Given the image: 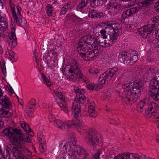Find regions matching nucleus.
<instances>
[{
    "label": "nucleus",
    "mask_w": 159,
    "mask_h": 159,
    "mask_svg": "<svg viewBox=\"0 0 159 159\" xmlns=\"http://www.w3.org/2000/svg\"><path fill=\"white\" fill-rule=\"evenodd\" d=\"M140 8L138 7H134L131 8L126 10L125 12L123 13L124 14L126 15L127 16H129L133 15L134 13H135L138 11Z\"/></svg>",
    "instance_id": "a211bd4d"
},
{
    "label": "nucleus",
    "mask_w": 159,
    "mask_h": 159,
    "mask_svg": "<svg viewBox=\"0 0 159 159\" xmlns=\"http://www.w3.org/2000/svg\"><path fill=\"white\" fill-rule=\"evenodd\" d=\"M92 6L93 7H99L101 6L103 3V0H90Z\"/></svg>",
    "instance_id": "4be33fe9"
},
{
    "label": "nucleus",
    "mask_w": 159,
    "mask_h": 159,
    "mask_svg": "<svg viewBox=\"0 0 159 159\" xmlns=\"http://www.w3.org/2000/svg\"><path fill=\"white\" fill-rule=\"evenodd\" d=\"M103 16V14L101 12L98 13L97 12V14L96 15V17L100 18L102 17Z\"/></svg>",
    "instance_id": "864d4df0"
},
{
    "label": "nucleus",
    "mask_w": 159,
    "mask_h": 159,
    "mask_svg": "<svg viewBox=\"0 0 159 159\" xmlns=\"http://www.w3.org/2000/svg\"><path fill=\"white\" fill-rule=\"evenodd\" d=\"M12 13L13 16L14 17V19L15 20H16V22H17V20L18 19V17L16 15L15 11L13 8V9L12 10Z\"/></svg>",
    "instance_id": "a19ab883"
},
{
    "label": "nucleus",
    "mask_w": 159,
    "mask_h": 159,
    "mask_svg": "<svg viewBox=\"0 0 159 159\" xmlns=\"http://www.w3.org/2000/svg\"><path fill=\"white\" fill-rule=\"evenodd\" d=\"M144 27L145 28H146V29L147 34H150L153 29V28L151 25H144Z\"/></svg>",
    "instance_id": "f704fd0d"
},
{
    "label": "nucleus",
    "mask_w": 159,
    "mask_h": 159,
    "mask_svg": "<svg viewBox=\"0 0 159 159\" xmlns=\"http://www.w3.org/2000/svg\"><path fill=\"white\" fill-rule=\"evenodd\" d=\"M86 46V47H85V44H83V46L82 47H80L78 50L77 49L80 55L83 57L86 56V55L91 51V47L89 46L88 47L87 45Z\"/></svg>",
    "instance_id": "ddd939ff"
},
{
    "label": "nucleus",
    "mask_w": 159,
    "mask_h": 159,
    "mask_svg": "<svg viewBox=\"0 0 159 159\" xmlns=\"http://www.w3.org/2000/svg\"><path fill=\"white\" fill-rule=\"evenodd\" d=\"M127 158L126 159H140L139 156H137V155H134V154L127 152Z\"/></svg>",
    "instance_id": "bb28decb"
},
{
    "label": "nucleus",
    "mask_w": 159,
    "mask_h": 159,
    "mask_svg": "<svg viewBox=\"0 0 159 159\" xmlns=\"http://www.w3.org/2000/svg\"><path fill=\"white\" fill-rule=\"evenodd\" d=\"M102 37H99L97 39V42L100 46L103 47H108L111 46V43L107 42V40H104Z\"/></svg>",
    "instance_id": "2eb2a0df"
},
{
    "label": "nucleus",
    "mask_w": 159,
    "mask_h": 159,
    "mask_svg": "<svg viewBox=\"0 0 159 159\" xmlns=\"http://www.w3.org/2000/svg\"><path fill=\"white\" fill-rule=\"evenodd\" d=\"M42 75H43V78L44 79V81L46 82H47V81H48V80L47 79L46 77L44 75V74H42Z\"/></svg>",
    "instance_id": "774afa93"
},
{
    "label": "nucleus",
    "mask_w": 159,
    "mask_h": 159,
    "mask_svg": "<svg viewBox=\"0 0 159 159\" xmlns=\"http://www.w3.org/2000/svg\"><path fill=\"white\" fill-rule=\"evenodd\" d=\"M0 99V104L2 105V107L7 109H11L12 108L11 101L5 97H1Z\"/></svg>",
    "instance_id": "f8f14e48"
},
{
    "label": "nucleus",
    "mask_w": 159,
    "mask_h": 159,
    "mask_svg": "<svg viewBox=\"0 0 159 159\" xmlns=\"http://www.w3.org/2000/svg\"><path fill=\"white\" fill-rule=\"evenodd\" d=\"M10 149L9 148H5L3 152H2V151L1 150L0 155L1 154L2 157H3L4 159H10Z\"/></svg>",
    "instance_id": "f3484780"
},
{
    "label": "nucleus",
    "mask_w": 159,
    "mask_h": 159,
    "mask_svg": "<svg viewBox=\"0 0 159 159\" xmlns=\"http://www.w3.org/2000/svg\"><path fill=\"white\" fill-rule=\"evenodd\" d=\"M130 89L128 93L131 94L133 98V100H137L141 95L140 88L141 86L138 81H135L134 83L133 86Z\"/></svg>",
    "instance_id": "39448f33"
},
{
    "label": "nucleus",
    "mask_w": 159,
    "mask_h": 159,
    "mask_svg": "<svg viewBox=\"0 0 159 159\" xmlns=\"http://www.w3.org/2000/svg\"><path fill=\"white\" fill-rule=\"evenodd\" d=\"M66 7H65L64 6L61 9V14H64L66 13Z\"/></svg>",
    "instance_id": "3c124183"
},
{
    "label": "nucleus",
    "mask_w": 159,
    "mask_h": 159,
    "mask_svg": "<svg viewBox=\"0 0 159 159\" xmlns=\"http://www.w3.org/2000/svg\"><path fill=\"white\" fill-rule=\"evenodd\" d=\"M155 10L159 12V0L154 5Z\"/></svg>",
    "instance_id": "c03bdc74"
},
{
    "label": "nucleus",
    "mask_w": 159,
    "mask_h": 159,
    "mask_svg": "<svg viewBox=\"0 0 159 159\" xmlns=\"http://www.w3.org/2000/svg\"><path fill=\"white\" fill-rule=\"evenodd\" d=\"M76 94V97L75 98L76 102L73 103L72 107V110H73L74 113V116L75 118H77L79 113L80 112V109L78 108L77 102L80 104L79 108H81L80 104H82L84 103L86 100V97L83 93H77Z\"/></svg>",
    "instance_id": "7ed1b4c3"
},
{
    "label": "nucleus",
    "mask_w": 159,
    "mask_h": 159,
    "mask_svg": "<svg viewBox=\"0 0 159 159\" xmlns=\"http://www.w3.org/2000/svg\"><path fill=\"white\" fill-rule=\"evenodd\" d=\"M94 36L91 35L84 36L80 40L79 42L78 43L77 49L78 50V49L80 47H82L83 46V44L87 43L88 46H89V45L93 44L95 40L94 39Z\"/></svg>",
    "instance_id": "423d86ee"
},
{
    "label": "nucleus",
    "mask_w": 159,
    "mask_h": 159,
    "mask_svg": "<svg viewBox=\"0 0 159 159\" xmlns=\"http://www.w3.org/2000/svg\"><path fill=\"white\" fill-rule=\"evenodd\" d=\"M57 125L58 126L59 128L61 129H63L65 128L66 124L64 123L60 120H58L57 122Z\"/></svg>",
    "instance_id": "7c9ffc66"
},
{
    "label": "nucleus",
    "mask_w": 159,
    "mask_h": 159,
    "mask_svg": "<svg viewBox=\"0 0 159 159\" xmlns=\"http://www.w3.org/2000/svg\"><path fill=\"white\" fill-rule=\"evenodd\" d=\"M1 68L2 69V70L3 72L4 75H5V73H6V68L5 66H1Z\"/></svg>",
    "instance_id": "4d7b16f0"
},
{
    "label": "nucleus",
    "mask_w": 159,
    "mask_h": 159,
    "mask_svg": "<svg viewBox=\"0 0 159 159\" xmlns=\"http://www.w3.org/2000/svg\"><path fill=\"white\" fill-rule=\"evenodd\" d=\"M89 139L91 142V144L93 146H95L98 145L99 142V138L97 135V132L94 129H90L89 132Z\"/></svg>",
    "instance_id": "0eeeda50"
},
{
    "label": "nucleus",
    "mask_w": 159,
    "mask_h": 159,
    "mask_svg": "<svg viewBox=\"0 0 159 159\" xmlns=\"http://www.w3.org/2000/svg\"><path fill=\"white\" fill-rule=\"evenodd\" d=\"M80 147L77 146H74V148H73V151L72 153L69 154L70 156L71 159H74L76 157H79V152H80Z\"/></svg>",
    "instance_id": "dca6fc26"
},
{
    "label": "nucleus",
    "mask_w": 159,
    "mask_h": 159,
    "mask_svg": "<svg viewBox=\"0 0 159 159\" xmlns=\"http://www.w3.org/2000/svg\"><path fill=\"white\" fill-rule=\"evenodd\" d=\"M15 28H11V36L9 38V39L7 41L9 45L12 47H14L16 44V38L15 33Z\"/></svg>",
    "instance_id": "9b49d317"
},
{
    "label": "nucleus",
    "mask_w": 159,
    "mask_h": 159,
    "mask_svg": "<svg viewBox=\"0 0 159 159\" xmlns=\"http://www.w3.org/2000/svg\"><path fill=\"white\" fill-rule=\"evenodd\" d=\"M69 72L71 75H70V79L73 81H76L79 78H80L84 80V77H83L82 74L81 73L80 68L75 64L69 70Z\"/></svg>",
    "instance_id": "20e7f679"
},
{
    "label": "nucleus",
    "mask_w": 159,
    "mask_h": 159,
    "mask_svg": "<svg viewBox=\"0 0 159 159\" xmlns=\"http://www.w3.org/2000/svg\"><path fill=\"white\" fill-rule=\"evenodd\" d=\"M129 58L128 56L126 55V53L125 52H121L119 55L118 57V60L120 61H125L126 60V61H128Z\"/></svg>",
    "instance_id": "6ab92c4d"
},
{
    "label": "nucleus",
    "mask_w": 159,
    "mask_h": 159,
    "mask_svg": "<svg viewBox=\"0 0 159 159\" xmlns=\"http://www.w3.org/2000/svg\"><path fill=\"white\" fill-rule=\"evenodd\" d=\"M153 22L154 23V25H158L159 22V17L157 16L153 18L152 20Z\"/></svg>",
    "instance_id": "4c0bfd02"
},
{
    "label": "nucleus",
    "mask_w": 159,
    "mask_h": 159,
    "mask_svg": "<svg viewBox=\"0 0 159 159\" xmlns=\"http://www.w3.org/2000/svg\"><path fill=\"white\" fill-rule=\"evenodd\" d=\"M27 125L24 122L22 124H21V125L22 129L27 133L28 132L27 129H26V126Z\"/></svg>",
    "instance_id": "37998d69"
},
{
    "label": "nucleus",
    "mask_w": 159,
    "mask_h": 159,
    "mask_svg": "<svg viewBox=\"0 0 159 159\" xmlns=\"http://www.w3.org/2000/svg\"><path fill=\"white\" fill-rule=\"evenodd\" d=\"M54 93L57 95L59 98L61 99L62 102L65 101V97L63 95L62 93L57 91H55Z\"/></svg>",
    "instance_id": "c9c22d12"
},
{
    "label": "nucleus",
    "mask_w": 159,
    "mask_h": 159,
    "mask_svg": "<svg viewBox=\"0 0 159 159\" xmlns=\"http://www.w3.org/2000/svg\"><path fill=\"white\" fill-rule=\"evenodd\" d=\"M99 72V71L98 69H96L93 71V72H92V73L95 74L96 75Z\"/></svg>",
    "instance_id": "680f3d73"
},
{
    "label": "nucleus",
    "mask_w": 159,
    "mask_h": 159,
    "mask_svg": "<svg viewBox=\"0 0 159 159\" xmlns=\"http://www.w3.org/2000/svg\"><path fill=\"white\" fill-rule=\"evenodd\" d=\"M130 61H131L132 62H134L138 60V57L137 55H133L132 57H130Z\"/></svg>",
    "instance_id": "58836bf2"
},
{
    "label": "nucleus",
    "mask_w": 159,
    "mask_h": 159,
    "mask_svg": "<svg viewBox=\"0 0 159 159\" xmlns=\"http://www.w3.org/2000/svg\"><path fill=\"white\" fill-rule=\"evenodd\" d=\"M26 129H27V130H28L27 133H29L30 132H31V129L29 125H27V126H26Z\"/></svg>",
    "instance_id": "052dcab7"
},
{
    "label": "nucleus",
    "mask_w": 159,
    "mask_h": 159,
    "mask_svg": "<svg viewBox=\"0 0 159 159\" xmlns=\"http://www.w3.org/2000/svg\"><path fill=\"white\" fill-rule=\"evenodd\" d=\"M100 155V152L98 151L94 155L93 159H99V157Z\"/></svg>",
    "instance_id": "49530a36"
},
{
    "label": "nucleus",
    "mask_w": 159,
    "mask_h": 159,
    "mask_svg": "<svg viewBox=\"0 0 159 159\" xmlns=\"http://www.w3.org/2000/svg\"><path fill=\"white\" fill-rule=\"evenodd\" d=\"M95 45H97V44L96 43H94V42H93V44H90V45H89V46L91 48H93L94 47Z\"/></svg>",
    "instance_id": "338daca9"
},
{
    "label": "nucleus",
    "mask_w": 159,
    "mask_h": 159,
    "mask_svg": "<svg viewBox=\"0 0 159 159\" xmlns=\"http://www.w3.org/2000/svg\"><path fill=\"white\" fill-rule=\"evenodd\" d=\"M152 1L151 0H145L142 2H139L138 5L141 7H146L151 4Z\"/></svg>",
    "instance_id": "5701e85b"
},
{
    "label": "nucleus",
    "mask_w": 159,
    "mask_h": 159,
    "mask_svg": "<svg viewBox=\"0 0 159 159\" xmlns=\"http://www.w3.org/2000/svg\"><path fill=\"white\" fill-rule=\"evenodd\" d=\"M116 71L115 72L114 70L113 71V70H111L109 71L108 73L109 74L108 75L109 76H110V75H112V76H113V75H114V74L115 73Z\"/></svg>",
    "instance_id": "13d9d810"
},
{
    "label": "nucleus",
    "mask_w": 159,
    "mask_h": 159,
    "mask_svg": "<svg viewBox=\"0 0 159 159\" xmlns=\"http://www.w3.org/2000/svg\"><path fill=\"white\" fill-rule=\"evenodd\" d=\"M140 108L142 111H145V113L147 115H155L154 113L159 109L158 104L154 102H150L148 104L146 100L143 99L139 103Z\"/></svg>",
    "instance_id": "f03ea898"
},
{
    "label": "nucleus",
    "mask_w": 159,
    "mask_h": 159,
    "mask_svg": "<svg viewBox=\"0 0 159 159\" xmlns=\"http://www.w3.org/2000/svg\"><path fill=\"white\" fill-rule=\"evenodd\" d=\"M87 87L88 89L90 90L95 89V87L93 86L92 84H87Z\"/></svg>",
    "instance_id": "a18cd8bd"
},
{
    "label": "nucleus",
    "mask_w": 159,
    "mask_h": 159,
    "mask_svg": "<svg viewBox=\"0 0 159 159\" xmlns=\"http://www.w3.org/2000/svg\"><path fill=\"white\" fill-rule=\"evenodd\" d=\"M39 147L40 148V150L41 152H43L44 151V147L43 145H42V143H41L39 146Z\"/></svg>",
    "instance_id": "6e6d98bb"
},
{
    "label": "nucleus",
    "mask_w": 159,
    "mask_h": 159,
    "mask_svg": "<svg viewBox=\"0 0 159 159\" xmlns=\"http://www.w3.org/2000/svg\"><path fill=\"white\" fill-rule=\"evenodd\" d=\"M95 54V53L92 52L91 51H90L83 58L85 60L90 61L93 59L94 57H96Z\"/></svg>",
    "instance_id": "412c9836"
},
{
    "label": "nucleus",
    "mask_w": 159,
    "mask_h": 159,
    "mask_svg": "<svg viewBox=\"0 0 159 159\" xmlns=\"http://www.w3.org/2000/svg\"><path fill=\"white\" fill-rule=\"evenodd\" d=\"M11 142L13 145V149L11 152L15 157L16 159H25L24 156L18 149L21 148L23 146L21 142H25L28 143L31 142L29 137L26 136L25 137V134H22L20 129L11 128Z\"/></svg>",
    "instance_id": "f257e3e1"
},
{
    "label": "nucleus",
    "mask_w": 159,
    "mask_h": 159,
    "mask_svg": "<svg viewBox=\"0 0 159 159\" xmlns=\"http://www.w3.org/2000/svg\"><path fill=\"white\" fill-rule=\"evenodd\" d=\"M0 65L1 66H5V64L4 60H2L0 62Z\"/></svg>",
    "instance_id": "0e129e2a"
},
{
    "label": "nucleus",
    "mask_w": 159,
    "mask_h": 159,
    "mask_svg": "<svg viewBox=\"0 0 159 159\" xmlns=\"http://www.w3.org/2000/svg\"><path fill=\"white\" fill-rule=\"evenodd\" d=\"M59 106L62 108V109L64 107H66V105L65 104V101H63V102H62L60 103V104H59Z\"/></svg>",
    "instance_id": "8fccbe9b"
},
{
    "label": "nucleus",
    "mask_w": 159,
    "mask_h": 159,
    "mask_svg": "<svg viewBox=\"0 0 159 159\" xmlns=\"http://www.w3.org/2000/svg\"><path fill=\"white\" fill-rule=\"evenodd\" d=\"M151 87L159 88V71L157 72L153 79L150 83Z\"/></svg>",
    "instance_id": "4468645a"
},
{
    "label": "nucleus",
    "mask_w": 159,
    "mask_h": 159,
    "mask_svg": "<svg viewBox=\"0 0 159 159\" xmlns=\"http://www.w3.org/2000/svg\"><path fill=\"white\" fill-rule=\"evenodd\" d=\"M58 151L61 154H64L66 152V144L61 143L58 148Z\"/></svg>",
    "instance_id": "393cba45"
},
{
    "label": "nucleus",
    "mask_w": 159,
    "mask_h": 159,
    "mask_svg": "<svg viewBox=\"0 0 159 159\" xmlns=\"http://www.w3.org/2000/svg\"><path fill=\"white\" fill-rule=\"evenodd\" d=\"M88 1V0H82L80 5H79L78 7L79 8H81L83 6L85 7L87 5Z\"/></svg>",
    "instance_id": "e433bc0d"
},
{
    "label": "nucleus",
    "mask_w": 159,
    "mask_h": 159,
    "mask_svg": "<svg viewBox=\"0 0 159 159\" xmlns=\"http://www.w3.org/2000/svg\"><path fill=\"white\" fill-rule=\"evenodd\" d=\"M98 81V82L101 83V84H104L105 83V81L103 80L102 77H101V76L99 77Z\"/></svg>",
    "instance_id": "de8ad7c7"
},
{
    "label": "nucleus",
    "mask_w": 159,
    "mask_h": 159,
    "mask_svg": "<svg viewBox=\"0 0 159 159\" xmlns=\"http://www.w3.org/2000/svg\"><path fill=\"white\" fill-rule=\"evenodd\" d=\"M83 121L79 119H78L76 122H72L73 125L75 127L77 128L78 127H80L82 125Z\"/></svg>",
    "instance_id": "c756f323"
},
{
    "label": "nucleus",
    "mask_w": 159,
    "mask_h": 159,
    "mask_svg": "<svg viewBox=\"0 0 159 159\" xmlns=\"http://www.w3.org/2000/svg\"><path fill=\"white\" fill-rule=\"evenodd\" d=\"M113 35V34L112 35H110V38L111 39V42H110L111 43V45L112 44V43L114 40L115 39H116V37L115 39H114L112 38V36Z\"/></svg>",
    "instance_id": "5fc2aeb1"
},
{
    "label": "nucleus",
    "mask_w": 159,
    "mask_h": 159,
    "mask_svg": "<svg viewBox=\"0 0 159 159\" xmlns=\"http://www.w3.org/2000/svg\"><path fill=\"white\" fill-rule=\"evenodd\" d=\"M4 125L3 122L0 120V128H2Z\"/></svg>",
    "instance_id": "69168bd1"
},
{
    "label": "nucleus",
    "mask_w": 159,
    "mask_h": 159,
    "mask_svg": "<svg viewBox=\"0 0 159 159\" xmlns=\"http://www.w3.org/2000/svg\"><path fill=\"white\" fill-rule=\"evenodd\" d=\"M107 26L110 29H112L114 32L112 38L115 39L117 37L121 32L120 27L118 23H114L112 24H110L108 25Z\"/></svg>",
    "instance_id": "6e6552de"
},
{
    "label": "nucleus",
    "mask_w": 159,
    "mask_h": 159,
    "mask_svg": "<svg viewBox=\"0 0 159 159\" xmlns=\"http://www.w3.org/2000/svg\"><path fill=\"white\" fill-rule=\"evenodd\" d=\"M100 33L102 35V38L104 39L107 38V36L106 35V31L105 30H102L100 31Z\"/></svg>",
    "instance_id": "79ce46f5"
},
{
    "label": "nucleus",
    "mask_w": 159,
    "mask_h": 159,
    "mask_svg": "<svg viewBox=\"0 0 159 159\" xmlns=\"http://www.w3.org/2000/svg\"><path fill=\"white\" fill-rule=\"evenodd\" d=\"M71 144H73V145L71 146V147H70L71 148H72V149H73V148H74V146H77L76 145V141H75L74 140V141H73L72 142H70V145H71Z\"/></svg>",
    "instance_id": "09e8293b"
},
{
    "label": "nucleus",
    "mask_w": 159,
    "mask_h": 159,
    "mask_svg": "<svg viewBox=\"0 0 159 159\" xmlns=\"http://www.w3.org/2000/svg\"><path fill=\"white\" fill-rule=\"evenodd\" d=\"M11 127H9L8 129H4L2 131V133L5 135L8 136L11 140V133L10 132L11 131Z\"/></svg>",
    "instance_id": "c85d7f7f"
},
{
    "label": "nucleus",
    "mask_w": 159,
    "mask_h": 159,
    "mask_svg": "<svg viewBox=\"0 0 159 159\" xmlns=\"http://www.w3.org/2000/svg\"><path fill=\"white\" fill-rule=\"evenodd\" d=\"M127 152L124 153L122 154H120L115 157L114 159H126Z\"/></svg>",
    "instance_id": "72a5a7b5"
},
{
    "label": "nucleus",
    "mask_w": 159,
    "mask_h": 159,
    "mask_svg": "<svg viewBox=\"0 0 159 159\" xmlns=\"http://www.w3.org/2000/svg\"><path fill=\"white\" fill-rule=\"evenodd\" d=\"M93 49V52L94 53L97 54L99 52L98 47L97 45H95L92 48Z\"/></svg>",
    "instance_id": "ea45409f"
},
{
    "label": "nucleus",
    "mask_w": 159,
    "mask_h": 159,
    "mask_svg": "<svg viewBox=\"0 0 159 159\" xmlns=\"http://www.w3.org/2000/svg\"><path fill=\"white\" fill-rule=\"evenodd\" d=\"M9 110L3 107L0 108V111L1 112L0 115L2 116H6L9 112Z\"/></svg>",
    "instance_id": "cd10ccee"
},
{
    "label": "nucleus",
    "mask_w": 159,
    "mask_h": 159,
    "mask_svg": "<svg viewBox=\"0 0 159 159\" xmlns=\"http://www.w3.org/2000/svg\"><path fill=\"white\" fill-rule=\"evenodd\" d=\"M52 5L51 4H48L47 6V10H52Z\"/></svg>",
    "instance_id": "bf43d9fd"
},
{
    "label": "nucleus",
    "mask_w": 159,
    "mask_h": 159,
    "mask_svg": "<svg viewBox=\"0 0 159 159\" xmlns=\"http://www.w3.org/2000/svg\"><path fill=\"white\" fill-rule=\"evenodd\" d=\"M112 76V75H110V76H109L108 74L107 73V72L106 73H103L101 75V77H102L103 80L105 81V83L107 82V83L110 81Z\"/></svg>",
    "instance_id": "b1692460"
},
{
    "label": "nucleus",
    "mask_w": 159,
    "mask_h": 159,
    "mask_svg": "<svg viewBox=\"0 0 159 159\" xmlns=\"http://www.w3.org/2000/svg\"><path fill=\"white\" fill-rule=\"evenodd\" d=\"M52 10H47V12L48 16H52Z\"/></svg>",
    "instance_id": "603ef678"
},
{
    "label": "nucleus",
    "mask_w": 159,
    "mask_h": 159,
    "mask_svg": "<svg viewBox=\"0 0 159 159\" xmlns=\"http://www.w3.org/2000/svg\"><path fill=\"white\" fill-rule=\"evenodd\" d=\"M80 152H79V157L83 158L86 157V156H87V153L84 150L82 149L80 147Z\"/></svg>",
    "instance_id": "2f4dec72"
},
{
    "label": "nucleus",
    "mask_w": 159,
    "mask_h": 159,
    "mask_svg": "<svg viewBox=\"0 0 159 159\" xmlns=\"http://www.w3.org/2000/svg\"><path fill=\"white\" fill-rule=\"evenodd\" d=\"M149 95L154 101H159V88L151 87Z\"/></svg>",
    "instance_id": "9d476101"
},
{
    "label": "nucleus",
    "mask_w": 159,
    "mask_h": 159,
    "mask_svg": "<svg viewBox=\"0 0 159 159\" xmlns=\"http://www.w3.org/2000/svg\"><path fill=\"white\" fill-rule=\"evenodd\" d=\"M8 25L6 18L0 16V36L4 34L8 28Z\"/></svg>",
    "instance_id": "1a4fd4ad"
},
{
    "label": "nucleus",
    "mask_w": 159,
    "mask_h": 159,
    "mask_svg": "<svg viewBox=\"0 0 159 159\" xmlns=\"http://www.w3.org/2000/svg\"><path fill=\"white\" fill-rule=\"evenodd\" d=\"M146 28H145L144 26L139 29L140 34L144 38H146L148 35L147 33L146 30Z\"/></svg>",
    "instance_id": "a878e982"
},
{
    "label": "nucleus",
    "mask_w": 159,
    "mask_h": 159,
    "mask_svg": "<svg viewBox=\"0 0 159 159\" xmlns=\"http://www.w3.org/2000/svg\"><path fill=\"white\" fill-rule=\"evenodd\" d=\"M66 125H67V127H68L69 128H70L72 127V126L73 125L72 122V123H70H70L68 124H66Z\"/></svg>",
    "instance_id": "e2e57ef3"
},
{
    "label": "nucleus",
    "mask_w": 159,
    "mask_h": 159,
    "mask_svg": "<svg viewBox=\"0 0 159 159\" xmlns=\"http://www.w3.org/2000/svg\"><path fill=\"white\" fill-rule=\"evenodd\" d=\"M95 108L92 105H90L88 108V112L89 116L93 118H95L97 116V114L95 112Z\"/></svg>",
    "instance_id": "aec40b11"
},
{
    "label": "nucleus",
    "mask_w": 159,
    "mask_h": 159,
    "mask_svg": "<svg viewBox=\"0 0 159 159\" xmlns=\"http://www.w3.org/2000/svg\"><path fill=\"white\" fill-rule=\"evenodd\" d=\"M97 14V12L94 10H91L89 13V16L92 18L96 17Z\"/></svg>",
    "instance_id": "473e14b6"
}]
</instances>
